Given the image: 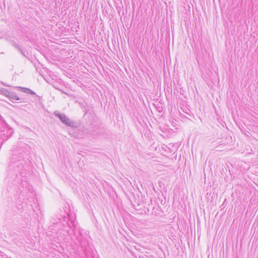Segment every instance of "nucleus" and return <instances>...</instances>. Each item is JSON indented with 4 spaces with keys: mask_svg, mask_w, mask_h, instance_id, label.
Listing matches in <instances>:
<instances>
[{
    "mask_svg": "<svg viewBox=\"0 0 258 258\" xmlns=\"http://www.w3.org/2000/svg\"><path fill=\"white\" fill-rule=\"evenodd\" d=\"M66 219H67V217H66L65 216H63L62 217V218L60 217L58 218L57 221H55V220H54V222H52L53 224H57L58 223H62V222H66Z\"/></svg>",
    "mask_w": 258,
    "mask_h": 258,
    "instance_id": "423d86ee",
    "label": "nucleus"
},
{
    "mask_svg": "<svg viewBox=\"0 0 258 258\" xmlns=\"http://www.w3.org/2000/svg\"><path fill=\"white\" fill-rule=\"evenodd\" d=\"M20 88L21 89V90L23 92H25V93H26L28 94H30L33 95H36V93L33 91L31 90V89H30L29 88H23V87H20Z\"/></svg>",
    "mask_w": 258,
    "mask_h": 258,
    "instance_id": "39448f33",
    "label": "nucleus"
},
{
    "mask_svg": "<svg viewBox=\"0 0 258 258\" xmlns=\"http://www.w3.org/2000/svg\"><path fill=\"white\" fill-rule=\"evenodd\" d=\"M22 54V55L25 57H26V55L25 53V52L22 50L21 49V47H20V50H18Z\"/></svg>",
    "mask_w": 258,
    "mask_h": 258,
    "instance_id": "6e6552de",
    "label": "nucleus"
},
{
    "mask_svg": "<svg viewBox=\"0 0 258 258\" xmlns=\"http://www.w3.org/2000/svg\"><path fill=\"white\" fill-rule=\"evenodd\" d=\"M13 132V130L12 128L9 130V133L11 135Z\"/></svg>",
    "mask_w": 258,
    "mask_h": 258,
    "instance_id": "9d476101",
    "label": "nucleus"
},
{
    "mask_svg": "<svg viewBox=\"0 0 258 258\" xmlns=\"http://www.w3.org/2000/svg\"><path fill=\"white\" fill-rule=\"evenodd\" d=\"M67 224L70 228H72L71 231L73 232V234L71 233V231H70L69 232L70 235L71 236L72 234H73L74 238L77 239L82 247L84 248V250L86 251L87 249V246L89 244V243L87 240L85 238V235H83L79 230L75 228L72 222L71 223L67 222Z\"/></svg>",
    "mask_w": 258,
    "mask_h": 258,
    "instance_id": "f257e3e1",
    "label": "nucleus"
},
{
    "mask_svg": "<svg viewBox=\"0 0 258 258\" xmlns=\"http://www.w3.org/2000/svg\"><path fill=\"white\" fill-rule=\"evenodd\" d=\"M57 89L58 90H59V91H60L61 92H62V93H64V94H66V95H69L68 93H67L66 92H64L63 90H62L61 89H59V88H57Z\"/></svg>",
    "mask_w": 258,
    "mask_h": 258,
    "instance_id": "1a4fd4ad",
    "label": "nucleus"
},
{
    "mask_svg": "<svg viewBox=\"0 0 258 258\" xmlns=\"http://www.w3.org/2000/svg\"><path fill=\"white\" fill-rule=\"evenodd\" d=\"M54 115L58 117L61 122L68 126L74 127L75 122L72 121L67 115L63 113H60L58 111H55L54 112Z\"/></svg>",
    "mask_w": 258,
    "mask_h": 258,
    "instance_id": "f03ea898",
    "label": "nucleus"
},
{
    "mask_svg": "<svg viewBox=\"0 0 258 258\" xmlns=\"http://www.w3.org/2000/svg\"><path fill=\"white\" fill-rule=\"evenodd\" d=\"M11 98L14 100H19V98L15 94H13Z\"/></svg>",
    "mask_w": 258,
    "mask_h": 258,
    "instance_id": "0eeeda50",
    "label": "nucleus"
},
{
    "mask_svg": "<svg viewBox=\"0 0 258 258\" xmlns=\"http://www.w3.org/2000/svg\"><path fill=\"white\" fill-rule=\"evenodd\" d=\"M8 125L7 123L4 120V118L0 115V131H2V129Z\"/></svg>",
    "mask_w": 258,
    "mask_h": 258,
    "instance_id": "20e7f679",
    "label": "nucleus"
},
{
    "mask_svg": "<svg viewBox=\"0 0 258 258\" xmlns=\"http://www.w3.org/2000/svg\"><path fill=\"white\" fill-rule=\"evenodd\" d=\"M6 40L10 43L13 46L16 48L18 50H20V46L19 44H17L16 42L14 41V40H12L11 38H7Z\"/></svg>",
    "mask_w": 258,
    "mask_h": 258,
    "instance_id": "7ed1b4c3",
    "label": "nucleus"
}]
</instances>
